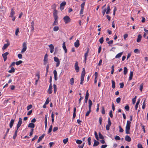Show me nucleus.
<instances>
[{
  "label": "nucleus",
  "instance_id": "f257e3e1",
  "mask_svg": "<svg viewBox=\"0 0 148 148\" xmlns=\"http://www.w3.org/2000/svg\"><path fill=\"white\" fill-rule=\"evenodd\" d=\"M131 122L130 121L128 120L127 121L126 125L125 127V132L127 134H130V129L131 127Z\"/></svg>",
  "mask_w": 148,
  "mask_h": 148
},
{
  "label": "nucleus",
  "instance_id": "f03ea898",
  "mask_svg": "<svg viewBox=\"0 0 148 148\" xmlns=\"http://www.w3.org/2000/svg\"><path fill=\"white\" fill-rule=\"evenodd\" d=\"M63 19L66 23H67L70 22L71 21L70 18L69 16H64L63 18Z\"/></svg>",
  "mask_w": 148,
  "mask_h": 148
},
{
  "label": "nucleus",
  "instance_id": "7ed1b4c3",
  "mask_svg": "<svg viewBox=\"0 0 148 148\" xmlns=\"http://www.w3.org/2000/svg\"><path fill=\"white\" fill-rule=\"evenodd\" d=\"M22 46L23 48L21 51L22 53H24L26 51L27 49V44L26 42H24Z\"/></svg>",
  "mask_w": 148,
  "mask_h": 148
},
{
  "label": "nucleus",
  "instance_id": "20e7f679",
  "mask_svg": "<svg viewBox=\"0 0 148 148\" xmlns=\"http://www.w3.org/2000/svg\"><path fill=\"white\" fill-rule=\"evenodd\" d=\"M54 60L56 62V66L58 67L60 64V61H59V59L56 57H55L54 58Z\"/></svg>",
  "mask_w": 148,
  "mask_h": 148
},
{
  "label": "nucleus",
  "instance_id": "39448f33",
  "mask_svg": "<svg viewBox=\"0 0 148 148\" xmlns=\"http://www.w3.org/2000/svg\"><path fill=\"white\" fill-rule=\"evenodd\" d=\"M75 68L77 72H78L79 71V68L78 66V62H76L75 64Z\"/></svg>",
  "mask_w": 148,
  "mask_h": 148
},
{
  "label": "nucleus",
  "instance_id": "423d86ee",
  "mask_svg": "<svg viewBox=\"0 0 148 148\" xmlns=\"http://www.w3.org/2000/svg\"><path fill=\"white\" fill-rule=\"evenodd\" d=\"M48 55L47 54H46L44 56V64L45 65L47 61L48 60Z\"/></svg>",
  "mask_w": 148,
  "mask_h": 148
},
{
  "label": "nucleus",
  "instance_id": "0eeeda50",
  "mask_svg": "<svg viewBox=\"0 0 148 148\" xmlns=\"http://www.w3.org/2000/svg\"><path fill=\"white\" fill-rule=\"evenodd\" d=\"M9 53L8 52H6L5 53L2 54V56L3 58L4 61H5L7 60V56L8 54Z\"/></svg>",
  "mask_w": 148,
  "mask_h": 148
},
{
  "label": "nucleus",
  "instance_id": "6e6552de",
  "mask_svg": "<svg viewBox=\"0 0 148 148\" xmlns=\"http://www.w3.org/2000/svg\"><path fill=\"white\" fill-rule=\"evenodd\" d=\"M52 85L51 83L49 86V89L48 90V92L49 94H51L52 93L51 90L52 89Z\"/></svg>",
  "mask_w": 148,
  "mask_h": 148
},
{
  "label": "nucleus",
  "instance_id": "1a4fd4ad",
  "mask_svg": "<svg viewBox=\"0 0 148 148\" xmlns=\"http://www.w3.org/2000/svg\"><path fill=\"white\" fill-rule=\"evenodd\" d=\"M49 47L50 49V52L51 53H53L54 51V47L53 45L51 44L49 45Z\"/></svg>",
  "mask_w": 148,
  "mask_h": 148
},
{
  "label": "nucleus",
  "instance_id": "9d476101",
  "mask_svg": "<svg viewBox=\"0 0 148 148\" xmlns=\"http://www.w3.org/2000/svg\"><path fill=\"white\" fill-rule=\"evenodd\" d=\"M58 12L55 9L53 12V16L54 18H58L57 16Z\"/></svg>",
  "mask_w": 148,
  "mask_h": 148
},
{
  "label": "nucleus",
  "instance_id": "9b49d317",
  "mask_svg": "<svg viewBox=\"0 0 148 148\" xmlns=\"http://www.w3.org/2000/svg\"><path fill=\"white\" fill-rule=\"evenodd\" d=\"M79 41L78 40H77L76 42L74 43V46L75 47L77 48L79 46Z\"/></svg>",
  "mask_w": 148,
  "mask_h": 148
},
{
  "label": "nucleus",
  "instance_id": "f8f14e48",
  "mask_svg": "<svg viewBox=\"0 0 148 148\" xmlns=\"http://www.w3.org/2000/svg\"><path fill=\"white\" fill-rule=\"evenodd\" d=\"M14 122V119H12L10 121V122L9 124V126L10 128L12 127L13 125Z\"/></svg>",
  "mask_w": 148,
  "mask_h": 148
},
{
  "label": "nucleus",
  "instance_id": "ddd939ff",
  "mask_svg": "<svg viewBox=\"0 0 148 148\" xmlns=\"http://www.w3.org/2000/svg\"><path fill=\"white\" fill-rule=\"evenodd\" d=\"M53 73L54 75V79L56 81L58 79L57 71L56 70H54Z\"/></svg>",
  "mask_w": 148,
  "mask_h": 148
},
{
  "label": "nucleus",
  "instance_id": "4468645a",
  "mask_svg": "<svg viewBox=\"0 0 148 148\" xmlns=\"http://www.w3.org/2000/svg\"><path fill=\"white\" fill-rule=\"evenodd\" d=\"M125 140L127 142H130L131 140V138L128 135H126L125 137Z\"/></svg>",
  "mask_w": 148,
  "mask_h": 148
},
{
  "label": "nucleus",
  "instance_id": "2eb2a0df",
  "mask_svg": "<svg viewBox=\"0 0 148 148\" xmlns=\"http://www.w3.org/2000/svg\"><path fill=\"white\" fill-rule=\"evenodd\" d=\"M89 52V49H88L86 52L84 54V58L85 60L87 59V57L88 56V53Z\"/></svg>",
  "mask_w": 148,
  "mask_h": 148
},
{
  "label": "nucleus",
  "instance_id": "dca6fc26",
  "mask_svg": "<svg viewBox=\"0 0 148 148\" xmlns=\"http://www.w3.org/2000/svg\"><path fill=\"white\" fill-rule=\"evenodd\" d=\"M62 47L65 53H66L67 52V50L65 46V43L64 42H63L62 44Z\"/></svg>",
  "mask_w": 148,
  "mask_h": 148
},
{
  "label": "nucleus",
  "instance_id": "f3484780",
  "mask_svg": "<svg viewBox=\"0 0 148 148\" xmlns=\"http://www.w3.org/2000/svg\"><path fill=\"white\" fill-rule=\"evenodd\" d=\"M88 103H89V106L88 108L89 109H91L92 106V101L91 100L89 99L88 100Z\"/></svg>",
  "mask_w": 148,
  "mask_h": 148
},
{
  "label": "nucleus",
  "instance_id": "a211bd4d",
  "mask_svg": "<svg viewBox=\"0 0 148 148\" xmlns=\"http://www.w3.org/2000/svg\"><path fill=\"white\" fill-rule=\"evenodd\" d=\"M55 19V21H54V22L53 24V26L54 25H58V18H54Z\"/></svg>",
  "mask_w": 148,
  "mask_h": 148
},
{
  "label": "nucleus",
  "instance_id": "6ab92c4d",
  "mask_svg": "<svg viewBox=\"0 0 148 148\" xmlns=\"http://www.w3.org/2000/svg\"><path fill=\"white\" fill-rule=\"evenodd\" d=\"M45 136V134H43L41 136H40L37 141V143H38L40 141H41Z\"/></svg>",
  "mask_w": 148,
  "mask_h": 148
},
{
  "label": "nucleus",
  "instance_id": "aec40b11",
  "mask_svg": "<svg viewBox=\"0 0 148 148\" xmlns=\"http://www.w3.org/2000/svg\"><path fill=\"white\" fill-rule=\"evenodd\" d=\"M142 38V36L140 34H139L138 35V38L137 39V42H139L140 41Z\"/></svg>",
  "mask_w": 148,
  "mask_h": 148
},
{
  "label": "nucleus",
  "instance_id": "412c9836",
  "mask_svg": "<svg viewBox=\"0 0 148 148\" xmlns=\"http://www.w3.org/2000/svg\"><path fill=\"white\" fill-rule=\"evenodd\" d=\"M10 44L9 43H8L7 44H5L2 47L3 50H4Z\"/></svg>",
  "mask_w": 148,
  "mask_h": 148
},
{
  "label": "nucleus",
  "instance_id": "4be33fe9",
  "mask_svg": "<svg viewBox=\"0 0 148 148\" xmlns=\"http://www.w3.org/2000/svg\"><path fill=\"white\" fill-rule=\"evenodd\" d=\"M15 14V12L14 11L13 9H12L11 10V12L10 14V16L11 17H13L14 16Z\"/></svg>",
  "mask_w": 148,
  "mask_h": 148
},
{
  "label": "nucleus",
  "instance_id": "5701e85b",
  "mask_svg": "<svg viewBox=\"0 0 148 148\" xmlns=\"http://www.w3.org/2000/svg\"><path fill=\"white\" fill-rule=\"evenodd\" d=\"M35 127V125L34 124L32 123H29L28 125V127L31 128H34Z\"/></svg>",
  "mask_w": 148,
  "mask_h": 148
},
{
  "label": "nucleus",
  "instance_id": "b1692460",
  "mask_svg": "<svg viewBox=\"0 0 148 148\" xmlns=\"http://www.w3.org/2000/svg\"><path fill=\"white\" fill-rule=\"evenodd\" d=\"M94 144L93 145V146L96 147L97 146L99 143V142L98 141H96V140H94Z\"/></svg>",
  "mask_w": 148,
  "mask_h": 148
},
{
  "label": "nucleus",
  "instance_id": "393cba45",
  "mask_svg": "<svg viewBox=\"0 0 148 148\" xmlns=\"http://www.w3.org/2000/svg\"><path fill=\"white\" fill-rule=\"evenodd\" d=\"M133 75V72L132 71H130V75L129 77V80H131L132 79Z\"/></svg>",
  "mask_w": 148,
  "mask_h": 148
},
{
  "label": "nucleus",
  "instance_id": "a878e982",
  "mask_svg": "<svg viewBox=\"0 0 148 148\" xmlns=\"http://www.w3.org/2000/svg\"><path fill=\"white\" fill-rule=\"evenodd\" d=\"M122 54V53L121 52L115 56L116 58H119L121 56Z\"/></svg>",
  "mask_w": 148,
  "mask_h": 148
},
{
  "label": "nucleus",
  "instance_id": "bb28decb",
  "mask_svg": "<svg viewBox=\"0 0 148 148\" xmlns=\"http://www.w3.org/2000/svg\"><path fill=\"white\" fill-rule=\"evenodd\" d=\"M110 6L109 5H108L107 8V11L106 12V14H109L110 13Z\"/></svg>",
  "mask_w": 148,
  "mask_h": 148
},
{
  "label": "nucleus",
  "instance_id": "cd10ccee",
  "mask_svg": "<svg viewBox=\"0 0 148 148\" xmlns=\"http://www.w3.org/2000/svg\"><path fill=\"white\" fill-rule=\"evenodd\" d=\"M15 70V69L13 67H12L11 68V69L8 71V72L10 73H13L14 72Z\"/></svg>",
  "mask_w": 148,
  "mask_h": 148
},
{
  "label": "nucleus",
  "instance_id": "c85d7f7f",
  "mask_svg": "<svg viewBox=\"0 0 148 148\" xmlns=\"http://www.w3.org/2000/svg\"><path fill=\"white\" fill-rule=\"evenodd\" d=\"M59 29V27L58 26H56L54 27L53 28V30L54 32H57Z\"/></svg>",
  "mask_w": 148,
  "mask_h": 148
},
{
  "label": "nucleus",
  "instance_id": "c756f323",
  "mask_svg": "<svg viewBox=\"0 0 148 148\" xmlns=\"http://www.w3.org/2000/svg\"><path fill=\"white\" fill-rule=\"evenodd\" d=\"M112 87L113 88H114L115 87V83L114 81L113 80H112Z\"/></svg>",
  "mask_w": 148,
  "mask_h": 148
},
{
  "label": "nucleus",
  "instance_id": "7c9ffc66",
  "mask_svg": "<svg viewBox=\"0 0 148 148\" xmlns=\"http://www.w3.org/2000/svg\"><path fill=\"white\" fill-rule=\"evenodd\" d=\"M127 72V69L126 67H124V68L123 73L124 75H126Z\"/></svg>",
  "mask_w": 148,
  "mask_h": 148
},
{
  "label": "nucleus",
  "instance_id": "2f4dec72",
  "mask_svg": "<svg viewBox=\"0 0 148 148\" xmlns=\"http://www.w3.org/2000/svg\"><path fill=\"white\" fill-rule=\"evenodd\" d=\"M76 143L77 144L79 145L82 144V140H77L76 141Z\"/></svg>",
  "mask_w": 148,
  "mask_h": 148
},
{
  "label": "nucleus",
  "instance_id": "473e14b6",
  "mask_svg": "<svg viewBox=\"0 0 148 148\" xmlns=\"http://www.w3.org/2000/svg\"><path fill=\"white\" fill-rule=\"evenodd\" d=\"M22 124V122H18L17 125L16 126V128L17 129V130H18V128L19 127L21 126Z\"/></svg>",
  "mask_w": 148,
  "mask_h": 148
},
{
  "label": "nucleus",
  "instance_id": "72a5a7b5",
  "mask_svg": "<svg viewBox=\"0 0 148 148\" xmlns=\"http://www.w3.org/2000/svg\"><path fill=\"white\" fill-rule=\"evenodd\" d=\"M52 128H53L52 125H50V127L49 129V130H48V134L50 133L51 132L52 129Z\"/></svg>",
  "mask_w": 148,
  "mask_h": 148
},
{
  "label": "nucleus",
  "instance_id": "f704fd0d",
  "mask_svg": "<svg viewBox=\"0 0 148 148\" xmlns=\"http://www.w3.org/2000/svg\"><path fill=\"white\" fill-rule=\"evenodd\" d=\"M23 62V61L21 60H19L18 61H17L15 62L16 64L17 65H18Z\"/></svg>",
  "mask_w": 148,
  "mask_h": 148
},
{
  "label": "nucleus",
  "instance_id": "c9c22d12",
  "mask_svg": "<svg viewBox=\"0 0 148 148\" xmlns=\"http://www.w3.org/2000/svg\"><path fill=\"white\" fill-rule=\"evenodd\" d=\"M74 79L73 78H72L70 80V83L72 85L74 84Z\"/></svg>",
  "mask_w": 148,
  "mask_h": 148
},
{
  "label": "nucleus",
  "instance_id": "e433bc0d",
  "mask_svg": "<svg viewBox=\"0 0 148 148\" xmlns=\"http://www.w3.org/2000/svg\"><path fill=\"white\" fill-rule=\"evenodd\" d=\"M53 88L54 89V93H56V91L57 90V87H56V85L55 84H53Z\"/></svg>",
  "mask_w": 148,
  "mask_h": 148
},
{
  "label": "nucleus",
  "instance_id": "4c0bfd02",
  "mask_svg": "<svg viewBox=\"0 0 148 148\" xmlns=\"http://www.w3.org/2000/svg\"><path fill=\"white\" fill-rule=\"evenodd\" d=\"M103 38L102 37L99 40V42L101 44H102L103 42Z\"/></svg>",
  "mask_w": 148,
  "mask_h": 148
},
{
  "label": "nucleus",
  "instance_id": "58836bf2",
  "mask_svg": "<svg viewBox=\"0 0 148 148\" xmlns=\"http://www.w3.org/2000/svg\"><path fill=\"white\" fill-rule=\"evenodd\" d=\"M112 123L111 122L110 119L109 118L108 119V124L107 125H109L110 126H111Z\"/></svg>",
  "mask_w": 148,
  "mask_h": 148
},
{
  "label": "nucleus",
  "instance_id": "ea45409f",
  "mask_svg": "<svg viewBox=\"0 0 148 148\" xmlns=\"http://www.w3.org/2000/svg\"><path fill=\"white\" fill-rule=\"evenodd\" d=\"M68 141V138H66L64 139L63 140V142L64 143L66 144L67 143Z\"/></svg>",
  "mask_w": 148,
  "mask_h": 148
},
{
  "label": "nucleus",
  "instance_id": "a19ab883",
  "mask_svg": "<svg viewBox=\"0 0 148 148\" xmlns=\"http://www.w3.org/2000/svg\"><path fill=\"white\" fill-rule=\"evenodd\" d=\"M91 111V109H89V110L86 113V116H88L89 114L90 113V112Z\"/></svg>",
  "mask_w": 148,
  "mask_h": 148
},
{
  "label": "nucleus",
  "instance_id": "79ce46f5",
  "mask_svg": "<svg viewBox=\"0 0 148 148\" xmlns=\"http://www.w3.org/2000/svg\"><path fill=\"white\" fill-rule=\"evenodd\" d=\"M145 99L144 100V102H143V106H142V108L143 109H144L145 108Z\"/></svg>",
  "mask_w": 148,
  "mask_h": 148
},
{
  "label": "nucleus",
  "instance_id": "37998d69",
  "mask_svg": "<svg viewBox=\"0 0 148 148\" xmlns=\"http://www.w3.org/2000/svg\"><path fill=\"white\" fill-rule=\"evenodd\" d=\"M99 138L101 139H103L104 138L103 136L101 134L100 132L99 133Z\"/></svg>",
  "mask_w": 148,
  "mask_h": 148
},
{
  "label": "nucleus",
  "instance_id": "c03bdc74",
  "mask_svg": "<svg viewBox=\"0 0 148 148\" xmlns=\"http://www.w3.org/2000/svg\"><path fill=\"white\" fill-rule=\"evenodd\" d=\"M134 52L136 53H139L140 51L138 49H136L134 50Z\"/></svg>",
  "mask_w": 148,
  "mask_h": 148
},
{
  "label": "nucleus",
  "instance_id": "a18cd8bd",
  "mask_svg": "<svg viewBox=\"0 0 148 148\" xmlns=\"http://www.w3.org/2000/svg\"><path fill=\"white\" fill-rule=\"evenodd\" d=\"M85 143H84L81 145L78 146L79 148H83L84 146Z\"/></svg>",
  "mask_w": 148,
  "mask_h": 148
},
{
  "label": "nucleus",
  "instance_id": "49530a36",
  "mask_svg": "<svg viewBox=\"0 0 148 148\" xmlns=\"http://www.w3.org/2000/svg\"><path fill=\"white\" fill-rule=\"evenodd\" d=\"M136 98V96H135V97L132 99V101L133 104H134L135 103Z\"/></svg>",
  "mask_w": 148,
  "mask_h": 148
},
{
  "label": "nucleus",
  "instance_id": "de8ad7c7",
  "mask_svg": "<svg viewBox=\"0 0 148 148\" xmlns=\"http://www.w3.org/2000/svg\"><path fill=\"white\" fill-rule=\"evenodd\" d=\"M84 77H81V82L80 83L81 84H83V82H84Z\"/></svg>",
  "mask_w": 148,
  "mask_h": 148
},
{
  "label": "nucleus",
  "instance_id": "09e8293b",
  "mask_svg": "<svg viewBox=\"0 0 148 148\" xmlns=\"http://www.w3.org/2000/svg\"><path fill=\"white\" fill-rule=\"evenodd\" d=\"M125 109L126 111H129L130 110L129 107L128 105H127L125 107Z\"/></svg>",
  "mask_w": 148,
  "mask_h": 148
},
{
  "label": "nucleus",
  "instance_id": "8fccbe9b",
  "mask_svg": "<svg viewBox=\"0 0 148 148\" xmlns=\"http://www.w3.org/2000/svg\"><path fill=\"white\" fill-rule=\"evenodd\" d=\"M95 138L97 140H98L99 138H98V136L97 134L96 131H95Z\"/></svg>",
  "mask_w": 148,
  "mask_h": 148
},
{
  "label": "nucleus",
  "instance_id": "3c124183",
  "mask_svg": "<svg viewBox=\"0 0 148 148\" xmlns=\"http://www.w3.org/2000/svg\"><path fill=\"white\" fill-rule=\"evenodd\" d=\"M114 139L116 140H120V137L118 136H116L114 138Z\"/></svg>",
  "mask_w": 148,
  "mask_h": 148
},
{
  "label": "nucleus",
  "instance_id": "603ef678",
  "mask_svg": "<svg viewBox=\"0 0 148 148\" xmlns=\"http://www.w3.org/2000/svg\"><path fill=\"white\" fill-rule=\"evenodd\" d=\"M119 131L120 132H123V131H124V130H123L122 128V127H121V126H119Z\"/></svg>",
  "mask_w": 148,
  "mask_h": 148
},
{
  "label": "nucleus",
  "instance_id": "864d4df0",
  "mask_svg": "<svg viewBox=\"0 0 148 148\" xmlns=\"http://www.w3.org/2000/svg\"><path fill=\"white\" fill-rule=\"evenodd\" d=\"M101 113H102V114H105L104 108L103 106L102 107Z\"/></svg>",
  "mask_w": 148,
  "mask_h": 148
},
{
  "label": "nucleus",
  "instance_id": "5fc2aeb1",
  "mask_svg": "<svg viewBox=\"0 0 148 148\" xmlns=\"http://www.w3.org/2000/svg\"><path fill=\"white\" fill-rule=\"evenodd\" d=\"M66 3L65 1H63L60 4V6H64L66 5Z\"/></svg>",
  "mask_w": 148,
  "mask_h": 148
},
{
  "label": "nucleus",
  "instance_id": "6e6d98bb",
  "mask_svg": "<svg viewBox=\"0 0 148 148\" xmlns=\"http://www.w3.org/2000/svg\"><path fill=\"white\" fill-rule=\"evenodd\" d=\"M19 32V29L18 28H17L16 29V31H15V35L16 36L18 35V33Z\"/></svg>",
  "mask_w": 148,
  "mask_h": 148
},
{
  "label": "nucleus",
  "instance_id": "4d7b16f0",
  "mask_svg": "<svg viewBox=\"0 0 148 148\" xmlns=\"http://www.w3.org/2000/svg\"><path fill=\"white\" fill-rule=\"evenodd\" d=\"M109 114L111 118H112L113 117L112 112V110H110L109 112Z\"/></svg>",
  "mask_w": 148,
  "mask_h": 148
},
{
  "label": "nucleus",
  "instance_id": "13d9d810",
  "mask_svg": "<svg viewBox=\"0 0 148 148\" xmlns=\"http://www.w3.org/2000/svg\"><path fill=\"white\" fill-rule=\"evenodd\" d=\"M88 96H89V93H88V91L87 90L86 91V94L85 98H88Z\"/></svg>",
  "mask_w": 148,
  "mask_h": 148
},
{
  "label": "nucleus",
  "instance_id": "bf43d9fd",
  "mask_svg": "<svg viewBox=\"0 0 148 148\" xmlns=\"http://www.w3.org/2000/svg\"><path fill=\"white\" fill-rule=\"evenodd\" d=\"M32 108V105H30L28 106L27 107V110H28L30 109H31Z\"/></svg>",
  "mask_w": 148,
  "mask_h": 148
},
{
  "label": "nucleus",
  "instance_id": "052dcab7",
  "mask_svg": "<svg viewBox=\"0 0 148 148\" xmlns=\"http://www.w3.org/2000/svg\"><path fill=\"white\" fill-rule=\"evenodd\" d=\"M143 88V85L142 84L140 86V90L141 92L142 91Z\"/></svg>",
  "mask_w": 148,
  "mask_h": 148
},
{
  "label": "nucleus",
  "instance_id": "680f3d73",
  "mask_svg": "<svg viewBox=\"0 0 148 148\" xmlns=\"http://www.w3.org/2000/svg\"><path fill=\"white\" fill-rule=\"evenodd\" d=\"M102 120V119L101 117H100L99 118V121L100 125L101 124Z\"/></svg>",
  "mask_w": 148,
  "mask_h": 148
},
{
  "label": "nucleus",
  "instance_id": "e2e57ef3",
  "mask_svg": "<svg viewBox=\"0 0 148 148\" xmlns=\"http://www.w3.org/2000/svg\"><path fill=\"white\" fill-rule=\"evenodd\" d=\"M121 101V98L120 97H118L116 99V101L118 103H119Z\"/></svg>",
  "mask_w": 148,
  "mask_h": 148
},
{
  "label": "nucleus",
  "instance_id": "0e129e2a",
  "mask_svg": "<svg viewBox=\"0 0 148 148\" xmlns=\"http://www.w3.org/2000/svg\"><path fill=\"white\" fill-rule=\"evenodd\" d=\"M33 131L34 129H31V131L29 133V136H31L33 134Z\"/></svg>",
  "mask_w": 148,
  "mask_h": 148
},
{
  "label": "nucleus",
  "instance_id": "69168bd1",
  "mask_svg": "<svg viewBox=\"0 0 148 148\" xmlns=\"http://www.w3.org/2000/svg\"><path fill=\"white\" fill-rule=\"evenodd\" d=\"M85 2L83 3H82L81 4V8L84 9V6L85 5Z\"/></svg>",
  "mask_w": 148,
  "mask_h": 148
},
{
  "label": "nucleus",
  "instance_id": "338daca9",
  "mask_svg": "<svg viewBox=\"0 0 148 148\" xmlns=\"http://www.w3.org/2000/svg\"><path fill=\"white\" fill-rule=\"evenodd\" d=\"M52 8L54 9V10L55 9H56V5L55 4H53V5L51 6Z\"/></svg>",
  "mask_w": 148,
  "mask_h": 148
},
{
  "label": "nucleus",
  "instance_id": "774afa93",
  "mask_svg": "<svg viewBox=\"0 0 148 148\" xmlns=\"http://www.w3.org/2000/svg\"><path fill=\"white\" fill-rule=\"evenodd\" d=\"M137 147L138 148H143L142 145L140 144H138Z\"/></svg>",
  "mask_w": 148,
  "mask_h": 148
}]
</instances>
